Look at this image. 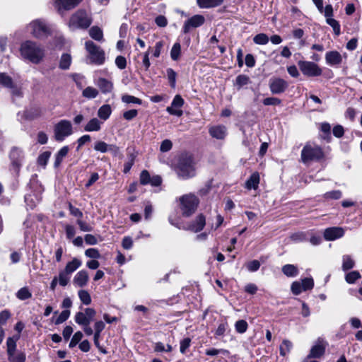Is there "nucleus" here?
<instances>
[{
    "label": "nucleus",
    "mask_w": 362,
    "mask_h": 362,
    "mask_svg": "<svg viewBox=\"0 0 362 362\" xmlns=\"http://www.w3.org/2000/svg\"><path fill=\"white\" fill-rule=\"evenodd\" d=\"M19 51L23 59L35 64H38L42 62L45 56L44 47L32 40H26L22 42Z\"/></svg>",
    "instance_id": "f257e3e1"
},
{
    "label": "nucleus",
    "mask_w": 362,
    "mask_h": 362,
    "mask_svg": "<svg viewBox=\"0 0 362 362\" xmlns=\"http://www.w3.org/2000/svg\"><path fill=\"white\" fill-rule=\"evenodd\" d=\"M177 173L182 179H188L195 175L194 163L192 156L182 155L178 160Z\"/></svg>",
    "instance_id": "f03ea898"
},
{
    "label": "nucleus",
    "mask_w": 362,
    "mask_h": 362,
    "mask_svg": "<svg viewBox=\"0 0 362 362\" xmlns=\"http://www.w3.org/2000/svg\"><path fill=\"white\" fill-rule=\"evenodd\" d=\"M323 156L322 148L315 144L307 143L301 151V160L304 163L319 160Z\"/></svg>",
    "instance_id": "7ed1b4c3"
},
{
    "label": "nucleus",
    "mask_w": 362,
    "mask_h": 362,
    "mask_svg": "<svg viewBox=\"0 0 362 362\" xmlns=\"http://www.w3.org/2000/svg\"><path fill=\"white\" fill-rule=\"evenodd\" d=\"M85 46L88 54V59L90 64L102 65L105 62V52L99 46L90 40L86 42Z\"/></svg>",
    "instance_id": "20e7f679"
},
{
    "label": "nucleus",
    "mask_w": 362,
    "mask_h": 362,
    "mask_svg": "<svg viewBox=\"0 0 362 362\" xmlns=\"http://www.w3.org/2000/svg\"><path fill=\"white\" fill-rule=\"evenodd\" d=\"M28 31L35 37L42 39L50 35L51 31L46 23L40 19L31 21L27 26Z\"/></svg>",
    "instance_id": "39448f33"
},
{
    "label": "nucleus",
    "mask_w": 362,
    "mask_h": 362,
    "mask_svg": "<svg viewBox=\"0 0 362 362\" xmlns=\"http://www.w3.org/2000/svg\"><path fill=\"white\" fill-rule=\"evenodd\" d=\"M180 208L182 214L185 216H189L194 214L198 206L199 199L193 194H187L180 198Z\"/></svg>",
    "instance_id": "423d86ee"
},
{
    "label": "nucleus",
    "mask_w": 362,
    "mask_h": 362,
    "mask_svg": "<svg viewBox=\"0 0 362 362\" xmlns=\"http://www.w3.org/2000/svg\"><path fill=\"white\" fill-rule=\"evenodd\" d=\"M91 24V19L86 11L79 10L73 14L69 20V27L71 30L87 28Z\"/></svg>",
    "instance_id": "0eeeda50"
},
{
    "label": "nucleus",
    "mask_w": 362,
    "mask_h": 362,
    "mask_svg": "<svg viewBox=\"0 0 362 362\" xmlns=\"http://www.w3.org/2000/svg\"><path fill=\"white\" fill-rule=\"evenodd\" d=\"M54 138L57 141H62L73 134L72 124L70 121L62 119L57 123L54 128Z\"/></svg>",
    "instance_id": "6e6552de"
},
{
    "label": "nucleus",
    "mask_w": 362,
    "mask_h": 362,
    "mask_svg": "<svg viewBox=\"0 0 362 362\" xmlns=\"http://www.w3.org/2000/svg\"><path fill=\"white\" fill-rule=\"evenodd\" d=\"M19 337L16 338L9 337L6 341L8 358L10 362H25L26 359L25 354L20 351L15 353L16 349V341Z\"/></svg>",
    "instance_id": "1a4fd4ad"
},
{
    "label": "nucleus",
    "mask_w": 362,
    "mask_h": 362,
    "mask_svg": "<svg viewBox=\"0 0 362 362\" xmlns=\"http://www.w3.org/2000/svg\"><path fill=\"white\" fill-rule=\"evenodd\" d=\"M301 72L307 76H318L322 74V69L317 64L312 62L300 61L298 62Z\"/></svg>",
    "instance_id": "9d476101"
},
{
    "label": "nucleus",
    "mask_w": 362,
    "mask_h": 362,
    "mask_svg": "<svg viewBox=\"0 0 362 362\" xmlns=\"http://www.w3.org/2000/svg\"><path fill=\"white\" fill-rule=\"evenodd\" d=\"M95 315L96 312L93 308H85L84 312L76 313L74 320L75 322L81 326L87 325H90V323L93 320Z\"/></svg>",
    "instance_id": "9b49d317"
},
{
    "label": "nucleus",
    "mask_w": 362,
    "mask_h": 362,
    "mask_svg": "<svg viewBox=\"0 0 362 362\" xmlns=\"http://www.w3.org/2000/svg\"><path fill=\"white\" fill-rule=\"evenodd\" d=\"M9 158L13 168H14L16 170H19L24 158L23 150L18 147H13L9 153Z\"/></svg>",
    "instance_id": "f8f14e48"
},
{
    "label": "nucleus",
    "mask_w": 362,
    "mask_h": 362,
    "mask_svg": "<svg viewBox=\"0 0 362 362\" xmlns=\"http://www.w3.org/2000/svg\"><path fill=\"white\" fill-rule=\"evenodd\" d=\"M204 22L205 18L202 15H194L185 22L182 31L185 34L188 33L191 29L200 27Z\"/></svg>",
    "instance_id": "ddd939ff"
},
{
    "label": "nucleus",
    "mask_w": 362,
    "mask_h": 362,
    "mask_svg": "<svg viewBox=\"0 0 362 362\" xmlns=\"http://www.w3.org/2000/svg\"><path fill=\"white\" fill-rule=\"evenodd\" d=\"M184 103L182 98L180 95H176L171 103V105L166 108V111L172 115L180 117L183 114L180 108L183 106Z\"/></svg>",
    "instance_id": "4468645a"
},
{
    "label": "nucleus",
    "mask_w": 362,
    "mask_h": 362,
    "mask_svg": "<svg viewBox=\"0 0 362 362\" xmlns=\"http://www.w3.org/2000/svg\"><path fill=\"white\" fill-rule=\"evenodd\" d=\"M269 89L273 94H280L284 93L288 88V83L280 78H271L269 81Z\"/></svg>",
    "instance_id": "2eb2a0df"
},
{
    "label": "nucleus",
    "mask_w": 362,
    "mask_h": 362,
    "mask_svg": "<svg viewBox=\"0 0 362 362\" xmlns=\"http://www.w3.org/2000/svg\"><path fill=\"white\" fill-rule=\"evenodd\" d=\"M82 0H55L54 7L61 13L75 8Z\"/></svg>",
    "instance_id": "dca6fc26"
},
{
    "label": "nucleus",
    "mask_w": 362,
    "mask_h": 362,
    "mask_svg": "<svg viewBox=\"0 0 362 362\" xmlns=\"http://www.w3.org/2000/svg\"><path fill=\"white\" fill-rule=\"evenodd\" d=\"M344 234V229L340 227H332L327 228L324 232L325 240L332 241L341 238Z\"/></svg>",
    "instance_id": "f3484780"
},
{
    "label": "nucleus",
    "mask_w": 362,
    "mask_h": 362,
    "mask_svg": "<svg viewBox=\"0 0 362 362\" xmlns=\"http://www.w3.org/2000/svg\"><path fill=\"white\" fill-rule=\"evenodd\" d=\"M209 134L216 139H223L227 134V129L223 125L211 127L209 129Z\"/></svg>",
    "instance_id": "a211bd4d"
},
{
    "label": "nucleus",
    "mask_w": 362,
    "mask_h": 362,
    "mask_svg": "<svg viewBox=\"0 0 362 362\" xmlns=\"http://www.w3.org/2000/svg\"><path fill=\"white\" fill-rule=\"evenodd\" d=\"M325 351V345L322 341L318 340L315 345H314L308 356L306 361L310 358H320L322 356Z\"/></svg>",
    "instance_id": "6ab92c4d"
},
{
    "label": "nucleus",
    "mask_w": 362,
    "mask_h": 362,
    "mask_svg": "<svg viewBox=\"0 0 362 362\" xmlns=\"http://www.w3.org/2000/svg\"><path fill=\"white\" fill-rule=\"evenodd\" d=\"M325 60L330 66L339 65L342 61L341 55L337 51H330L326 53Z\"/></svg>",
    "instance_id": "aec40b11"
},
{
    "label": "nucleus",
    "mask_w": 362,
    "mask_h": 362,
    "mask_svg": "<svg viewBox=\"0 0 362 362\" xmlns=\"http://www.w3.org/2000/svg\"><path fill=\"white\" fill-rule=\"evenodd\" d=\"M89 279L88 272L86 270L79 271L74 278V284L78 287L86 286Z\"/></svg>",
    "instance_id": "412c9836"
},
{
    "label": "nucleus",
    "mask_w": 362,
    "mask_h": 362,
    "mask_svg": "<svg viewBox=\"0 0 362 362\" xmlns=\"http://www.w3.org/2000/svg\"><path fill=\"white\" fill-rule=\"evenodd\" d=\"M205 224H206L205 217L203 215L199 214L196 218L194 221L193 223H192L188 226L187 229H189L194 233H197V232L201 231L204 228Z\"/></svg>",
    "instance_id": "4be33fe9"
},
{
    "label": "nucleus",
    "mask_w": 362,
    "mask_h": 362,
    "mask_svg": "<svg viewBox=\"0 0 362 362\" xmlns=\"http://www.w3.org/2000/svg\"><path fill=\"white\" fill-rule=\"evenodd\" d=\"M96 85L103 93H110L113 89L112 83L104 78H100L96 82Z\"/></svg>",
    "instance_id": "5701e85b"
},
{
    "label": "nucleus",
    "mask_w": 362,
    "mask_h": 362,
    "mask_svg": "<svg viewBox=\"0 0 362 362\" xmlns=\"http://www.w3.org/2000/svg\"><path fill=\"white\" fill-rule=\"evenodd\" d=\"M223 0H197V5L202 8H209L221 6Z\"/></svg>",
    "instance_id": "b1692460"
},
{
    "label": "nucleus",
    "mask_w": 362,
    "mask_h": 362,
    "mask_svg": "<svg viewBox=\"0 0 362 362\" xmlns=\"http://www.w3.org/2000/svg\"><path fill=\"white\" fill-rule=\"evenodd\" d=\"M259 183V175L258 173L255 172L252 173L250 178L247 180L245 183V187L248 189H256L258 187Z\"/></svg>",
    "instance_id": "393cba45"
},
{
    "label": "nucleus",
    "mask_w": 362,
    "mask_h": 362,
    "mask_svg": "<svg viewBox=\"0 0 362 362\" xmlns=\"http://www.w3.org/2000/svg\"><path fill=\"white\" fill-rule=\"evenodd\" d=\"M102 122L97 118L91 119L85 126L86 132H98L101 129Z\"/></svg>",
    "instance_id": "a878e982"
},
{
    "label": "nucleus",
    "mask_w": 362,
    "mask_h": 362,
    "mask_svg": "<svg viewBox=\"0 0 362 362\" xmlns=\"http://www.w3.org/2000/svg\"><path fill=\"white\" fill-rule=\"evenodd\" d=\"M69 151V148L67 146L62 147L55 156V161L54 163V168H58L62 163L64 157L66 156Z\"/></svg>",
    "instance_id": "bb28decb"
},
{
    "label": "nucleus",
    "mask_w": 362,
    "mask_h": 362,
    "mask_svg": "<svg viewBox=\"0 0 362 362\" xmlns=\"http://www.w3.org/2000/svg\"><path fill=\"white\" fill-rule=\"evenodd\" d=\"M81 265V261L77 258H74L71 262H69L66 264L64 270L71 275L74 272L79 268Z\"/></svg>",
    "instance_id": "cd10ccee"
},
{
    "label": "nucleus",
    "mask_w": 362,
    "mask_h": 362,
    "mask_svg": "<svg viewBox=\"0 0 362 362\" xmlns=\"http://www.w3.org/2000/svg\"><path fill=\"white\" fill-rule=\"evenodd\" d=\"M282 272L288 277H294L298 274V268L293 264H286L282 267Z\"/></svg>",
    "instance_id": "c85d7f7f"
},
{
    "label": "nucleus",
    "mask_w": 362,
    "mask_h": 362,
    "mask_svg": "<svg viewBox=\"0 0 362 362\" xmlns=\"http://www.w3.org/2000/svg\"><path fill=\"white\" fill-rule=\"evenodd\" d=\"M112 109L110 105H103L99 108L98 111V116L103 120H107L110 117Z\"/></svg>",
    "instance_id": "c756f323"
},
{
    "label": "nucleus",
    "mask_w": 362,
    "mask_h": 362,
    "mask_svg": "<svg viewBox=\"0 0 362 362\" xmlns=\"http://www.w3.org/2000/svg\"><path fill=\"white\" fill-rule=\"evenodd\" d=\"M89 35L95 40L102 41L103 40V31L97 26H93L89 30Z\"/></svg>",
    "instance_id": "7c9ffc66"
},
{
    "label": "nucleus",
    "mask_w": 362,
    "mask_h": 362,
    "mask_svg": "<svg viewBox=\"0 0 362 362\" xmlns=\"http://www.w3.org/2000/svg\"><path fill=\"white\" fill-rule=\"evenodd\" d=\"M355 265L354 259L350 255H345L342 257V269L346 271L352 269Z\"/></svg>",
    "instance_id": "2f4dec72"
},
{
    "label": "nucleus",
    "mask_w": 362,
    "mask_h": 362,
    "mask_svg": "<svg viewBox=\"0 0 362 362\" xmlns=\"http://www.w3.org/2000/svg\"><path fill=\"white\" fill-rule=\"evenodd\" d=\"M16 297L21 300H25L32 297V293L26 286L20 288L16 294Z\"/></svg>",
    "instance_id": "473e14b6"
},
{
    "label": "nucleus",
    "mask_w": 362,
    "mask_h": 362,
    "mask_svg": "<svg viewBox=\"0 0 362 362\" xmlns=\"http://www.w3.org/2000/svg\"><path fill=\"white\" fill-rule=\"evenodd\" d=\"M71 63V57L69 54H63L59 62V68L64 70L68 69Z\"/></svg>",
    "instance_id": "72a5a7b5"
},
{
    "label": "nucleus",
    "mask_w": 362,
    "mask_h": 362,
    "mask_svg": "<svg viewBox=\"0 0 362 362\" xmlns=\"http://www.w3.org/2000/svg\"><path fill=\"white\" fill-rule=\"evenodd\" d=\"M181 55V45L180 42H175L170 50V57L173 61H177Z\"/></svg>",
    "instance_id": "f704fd0d"
},
{
    "label": "nucleus",
    "mask_w": 362,
    "mask_h": 362,
    "mask_svg": "<svg viewBox=\"0 0 362 362\" xmlns=\"http://www.w3.org/2000/svg\"><path fill=\"white\" fill-rule=\"evenodd\" d=\"M250 82V78L244 74L238 75L235 78V86L239 90L243 86L247 85Z\"/></svg>",
    "instance_id": "c9c22d12"
},
{
    "label": "nucleus",
    "mask_w": 362,
    "mask_h": 362,
    "mask_svg": "<svg viewBox=\"0 0 362 362\" xmlns=\"http://www.w3.org/2000/svg\"><path fill=\"white\" fill-rule=\"evenodd\" d=\"M292 346L293 344L291 341L288 339H284L280 346V354L283 356H285L291 351Z\"/></svg>",
    "instance_id": "e433bc0d"
},
{
    "label": "nucleus",
    "mask_w": 362,
    "mask_h": 362,
    "mask_svg": "<svg viewBox=\"0 0 362 362\" xmlns=\"http://www.w3.org/2000/svg\"><path fill=\"white\" fill-rule=\"evenodd\" d=\"M70 278L71 275L66 272L64 270H62L59 272L57 279L60 286H65L69 282Z\"/></svg>",
    "instance_id": "4c0bfd02"
},
{
    "label": "nucleus",
    "mask_w": 362,
    "mask_h": 362,
    "mask_svg": "<svg viewBox=\"0 0 362 362\" xmlns=\"http://www.w3.org/2000/svg\"><path fill=\"white\" fill-rule=\"evenodd\" d=\"M361 277V274L358 271H352L346 274L345 280L348 284H354Z\"/></svg>",
    "instance_id": "58836bf2"
},
{
    "label": "nucleus",
    "mask_w": 362,
    "mask_h": 362,
    "mask_svg": "<svg viewBox=\"0 0 362 362\" xmlns=\"http://www.w3.org/2000/svg\"><path fill=\"white\" fill-rule=\"evenodd\" d=\"M81 301L86 305L91 303V297L89 293L86 290H80L78 292Z\"/></svg>",
    "instance_id": "ea45409f"
},
{
    "label": "nucleus",
    "mask_w": 362,
    "mask_h": 362,
    "mask_svg": "<svg viewBox=\"0 0 362 362\" xmlns=\"http://www.w3.org/2000/svg\"><path fill=\"white\" fill-rule=\"evenodd\" d=\"M268 36L264 33H259L253 37V41L257 45H264L268 43L269 42Z\"/></svg>",
    "instance_id": "a19ab883"
},
{
    "label": "nucleus",
    "mask_w": 362,
    "mask_h": 362,
    "mask_svg": "<svg viewBox=\"0 0 362 362\" xmlns=\"http://www.w3.org/2000/svg\"><path fill=\"white\" fill-rule=\"evenodd\" d=\"M98 95V91L96 88L88 86L83 91V96L87 98H95Z\"/></svg>",
    "instance_id": "79ce46f5"
},
{
    "label": "nucleus",
    "mask_w": 362,
    "mask_h": 362,
    "mask_svg": "<svg viewBox=\"0 0 362 362\" xmlns=\"http://www.w3.org/2000/svg\"><path fill=\"white\" fill-rule=\"evenodd\" d=\"M248 327L247 322L244 320H238L235 324V330L240 334L245 333Z\"/></svg>",
    "instance_id": "37998d69"
},
{
    "label": "nucleus",
    "mask_w": 362,
    "mask_h": 362,
    "mask_svg": "<svg viewBox=\"0 0 362 362\" xmlns=\"http://www.w3.org/2000/svg\"><path fill=\"white\" fill-rule=\"evenodd\" d=\"M166 73H167V77H168V79L170 84V86L174 88L175 87V84H176L177 74L171 68L167 69Z\"/></svg>",
    "instance_id": "c03bdc74"
},
{
    "label": "nucleus",
    "mask_w": 362,
    "mask_h": 362,
    "mask_svg": "<svg viewBox=\"0 0 362 362\" xmlns=\"http://www.w3.org/2000/svg\"><path fill=\"white\" fill-rule=\"evenodd\" d=\"M122 101L124 103H135L138 105H141L142 103V100L136 97L130 95H124L122 96Z\"/></svg>",
    "instance_id": "a18cd8bd"
},
{
    "label": "nucleus",
    "mask_w": 362,
    "mask_h": 362,
    "mask_svg": "<svg viewBox=\"0 0 362 362\" xmlns=\"http://www.w3.org/2000/svg\"><path fill=\"white\" fill-rule=\"evenodd\" d=\"M326 22L333 28V30L337 35L340 34V25L338 21L332 18H327Z\"/></svg>",
    "instance_id": "49530a36"
},
{
    "label": "nucleus",
    "mask_w": 362,
    "mask_h": 362,
    "mask_svg": "<svg viewBox=\"0 0 362 362\" xmlns=\"http://www.w3.org/2000/svg\"><path fill=\"white\" fill-rule=\"evenodd\" d=\"M50 156H51V153L49 151H45V152L41 153L37 158L38 164L40 165L45 167L49 160Z\"/></svg>",
    "instance_id": "de8ad7c7"
},
{
    "label": "nucleus",
    "mask_w": 362,
    "mask_h": 362,
    "mask_svg": "<svg viewBox=\"0 0 362 362\" xmlns=\"http://www.w3.org/2000/svg\"><path fill=\"white\" fill-rule=\"evenodd\" d=\"M0 84L3 85L5 87H11L12 86V79L11 78L4 73L0 74Z\"/></svg>",
    "instance_id": "09e8293b"
},
{
    "label": "nucleus",
    "mask_w": 362,
    "mask_h": 362,
    "mask_svg": "<svg viewBox=\"0 0 362 362\" xmlns=\"http://www.w3.org/2000/svg\"><path fill=\"white\" fill-rule=\"evenodd\" d=\"M83 338V333L81 331L76 332L74 336L72 337V339L69 343V347L74 348L76 346V344L82 339Z\"/></svg>",
    "instance_id": "8fccbe9b"
},
{
    "label": "nucleus",
    "mask_w": 362,
    "mask_h": 362,
    "mask_svg": "<svg viewBox=\"0 0 362 362\" xmlns=\"http://www.w3.org/2000/svg\"><path fill=\"white\" fill-rule=\"evenodd\" d=\"M70 316V311L69 310H63L55 320L56 325H60L65 322Z\"/></svg>",
    "instance_id": "3c124183"
},
{
    "label": "nucleus",
    "mask_w": 362,
    "mask_h": 362,
    "mask_svg": "<svg viewBox=\"0 0 362 362\" xmlns=\"http://www.w3.org/2000/svg\"><path fill=\"white\" fill-rule=\"evenodd\" d=\"M341 192L339 190H334L331 192H326L324 194L325 199H339L341 197Z\"/></svg>",
    "instance_id": "603ef678"
},
{
    "label": "nucleus",
    "mask_w": 362,
    "mask_h": 362,
    "mask_svg": "<svg viewBox=\"0 0 362 362\" xmlns=\"http://www.w3.org/2000/svg\"><path fill=\"white\" fill-rule=\"evenodd\" d=\"M85 255L87 257L93 259H98L100 257V254L96 248H88L85 251Z\"/></svg>",
    "instance_id": "864d4df0"
},
{
    "label": "nucleus",
    "mask_w": 362,
    "mask_h": 362,
    "mask_svg": "<svg viewBox=\"0 0 362 362\" xmlns=\"http://www.w3.org/2000/svg\"><path fill=\"white\" fill-rule=\"evenodd\" d=\"M94 149L96 151L105 153L108 151V145L104 141H97L95 143Z\"/></svg>",
    "instance_id": "5fc2aeb1"
},
{
    "label": "nucleus",
    "mask_w": 362,
    "mask_h": 362,
    "mask_svg": "<svg viewBox=\"0 0 362 362\" xmlns=\"http://www.w3.org/2000/svg\"><path fill=\"white\" fill-rule=\"evenodd\" d=\"M260 263L258 260H252L246 264V267L249 272H254L259 269Z\"/></svg>",
    "instance_id": "6e6d98bb"
},
{
    "label": "nucleus",
    "mask_w": 362,
    "mask_h": 362,
    "mask_svg": "<svg viewBox=\"0 0 362 362\" xmlns=\"http://www.w3.org/2000/svg\"><path fill=\"white\" fill-rule=\"evenodd\" d=\"M264 105H279L281 103V100L277 98H267L262 101Z\"/></svg>",
    "instance_id": "4d7b16f0"
},
{
    "label": "nucleus",
    "mask_w": 362,
    "mask_h": 362,
    "mask_svg": "<svg viewBox=\"0 0 362 362\" xmlns=\"http://www.w3.org/2000/svg\"><path fill=\"white\" fill-rule=\"evenodd\" d=\"M10 317L11 313L8 310L1 311L0 313V327H2Z\"/></svg>",
    "instance_id": "13d9d810"
},
{
    "label": "nucleus",
    "mask_w": 362,
    "mask_h": 362,
    "mask_svg": "<svg viewBox=\"0 0 362 362\" xmlns=\"http://www.w3.org/2000/svg\"><path fill=\"white\" fill-rule=\"evenodd\" d=\"M150 178L151 176L147 170H144L140 174V183L143 185H148L150 182Z\"/></svg>",
    "instance_id": "bf43d9fd"
},
{
    "label": "nucleus",
    "mask_w": 362,
    "mask_h": 362,
    "mask_svg": "<svg viewBox=\"0 0 362 362\" xmlns=\"http://www.w3.org/2000/svg\"><path fill=\"white\" fill-rule=\"evenodd\" d=\"M301 284L303 291H306L313 288L314 286V281L312 278H305L302 280Z\"/></svg>",
    "instance_id": "052dcab7"
},
{
    "label": "nucleus",
    "mask_w": 362,
    "mask_h": 362,
    "mask_svg": "<svg viewBox=\"0 0 362 362\" xmlns=\"http://www.w3.org/2000/svg\"><path fill=\"white\" fill-rule=\"evenodd\" d=\"M291 239L294 242H303L306 240V235L303 232L296 233L291 235Z\"/></svg>",
    "instance_id": "680f3d73"
},
{
    "label": "nucleus",
    "mask_w": 362,
    "mask_h": 362,
    "mask_svg": "<svg viewBox=\"0 0 362 362\" xmlns=\"http://www.w3.org/2000/svg\"><path fill=\"white\" fill-rule=\"evenodd\" d=\"M173 147V144L170 140L169 139H165L162 141L160 146V151L161 152H168Z\"/></svg>",
    "instance_id": "e2e57ef3"
},
{
    "label": "nucleus",
    "mask_w": 362,
    "mask_h": 362,
    "mask_svg": "<svg viewBox=\"0 0 362 362\" xmlns=\"http://www.w3.org/2000/svg\"><path fill=\"white\" fill-rule=\"evenodd\" d=\"M191 339L189 338H185L180 341V351L182 354H185L187 349L190 346Z\"/></svg>",
    "instance_id": "0e129e2a"
},
{
    "label": "nucleus",
    "mask_w": 362,
    "mask_h": 362,
    "mask_svg": "<svg viewBox=\"0 0 362 362\" xmlns=\"http://www.w3.org/2000/svg\"><path fill=\"white\" fill-rule=\"evenodd\" d=\"M291 291L295 295H298L303 291L302 284L299 281H294L291 284Z\"/></svg>",
    "instance_id": "69168bd1"
},
{
    "label": "nucleus",
    "mask_w": 362,
    "mask_h": 362,
    "mask_svg": "<svg viewBox=\"0 0 362 362\" xmlns=\"http://www.w3.org/2000/svg\"><path fill=\"white\" fill-rule=\"evenodd\" d=\"M115 64L119 69H124L127 66V60L125 57L122 56H118L115 59Z\"/></svg>",
    "instance_id": "338daca9"
},
{
    "label": "nucleus",
    "mask_w": 362,
    "mask_h": 362,
    "mask_svg": "<svg viewBox=\"0 0 362 362\" xmlns=\"http://www.w3.org/2000/svg\"><path fill=\"white\" fill-rule=\"evenodd\" d=\"M138 115V112L136 110H127L126 112H124L123 113V117L126 119V120H132L133 119L134 117H136Z\"/></svg>",
    "instance_id": "774afa93"
}]
</instances>
